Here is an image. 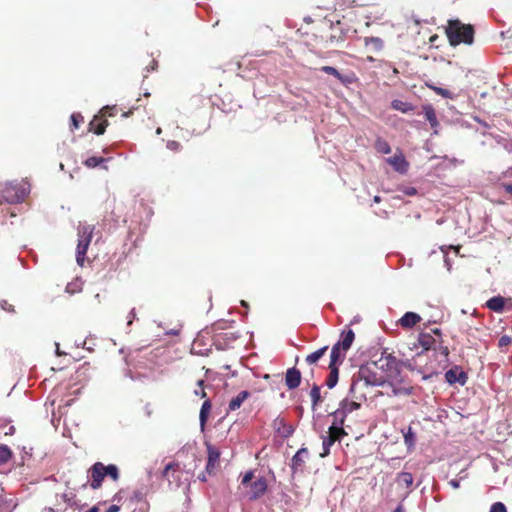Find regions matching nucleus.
I'll use <instances>...</instances> for the list:
<instances>
[{
    "instance_id": "1",
    "label": "nucleus",
    "mask_w": 512,
    "mask_h": 512,
    "mask_svg": "<svg viewBox=\"0 0 512 512\" xmlns=\"http://www.w3.org/2000/svg\"><path fill=\"white\" fill-rule=\"evenodd\" d=\"M446 34L452 46H457L460 43L469 45L473 43V27L471 25L462 24L458 19L448 21Z\"/></svg>"
},
{
    "instance_id": "46",
    "label": "nucleus",
    "mask_w": 512,
    "mask_h": 512,
    "mask_svg": "<svg viewBox=\"0 0 512 512\" xmlns=\"http://www.w3.org/2000/svg\"><path fill=\"white\" fill-rule=\"evenodd\" d=\"M252 478H253V472L252 471H247L244 474V476H243V478L241 480V483L243 485H246V484H248L252 480Z\"/></svg>"
},
{
    "instance_id": "64",
    "label": "nucleus",
    "mask_w": 512,
    "mask_h": 512,
    "mask_svg": "<svg viewBox=\"0 0 512 512\" xmlns=\"http://www.w3.org/2000/svg\"><path fill=\"white\" fill-rule=\"evenodd\" d=\"M374 202H376V203L380 202V197L379 196H375L374 197Z\"/></svg>"
},
{
    "instance_id": "53",
    "label": "nucleus",
    "mask_w": 512,
    "mask_h": 512,
    "mask_svg": "<svg viewBox=\"0 0 512 512\" xmlns=\"http://www.w3.org/2000/svg\"><path fill=\"white\" fill-rule=\"evenodd\" d=\"M109 110H111V111H112V110H114V107L105 106V107L101 110V113H102L103 115H106L107 111H109Z\"/></svg>"
},
{
    "instance_id": "9",
    "label": "nucleus",
    "mask_w": 512,
    "mask_h": 512,
    "mask_svg": "<svg viewBox=\"0 0 512 512\" xmlns=\"http://www.w3.org/2000/svg\"><path fill=\"white\" fill-rule=\"evenodd\" d=\"M309 452L306 448H300L296 454L292 457L291 469L293 472H297L302 469L304 463L308 458Z\"/></svg>"
},
{
    "instance_id": "17",
    "label": "nucleus",
    "mask_w": 512,
    "mask_h": 512,
    "mask_svg": "<svg viewBox=\"0 0 512 512\" xmlns=\"http://www.w3.org/2000/svg\"><path fill=\"white\" fill-rule=\"evenodd\" d=\"M108 125L107 120L102 119V116L96 115L90 122V127L95 134L101 135L105 132L106 126Z\"/></svg>"
},
{
    "instance_id": "56",
    "label": "nucleus",
    "mask_w": 512,
    "mask_h": 512,
    "mask_svg": "<svg viewBox=\"0 0 512 512\" xmlns=\"http://www.w3.org/2000/svg\"><path fill=\"white\" fill-rule=\"evenodd\" d=\"M393 512H405L403 505L399 504Z\"/></svg>"
},
{
    "instance_id": "6",
    "label": "nucleus",
    "mask_w": 512,
    "mask_h": 512,
    "mask_svg": "<svg viewBox=\"0 0 512 512\" xmlns=\"http://www.w3.org/2000/svg\"><path fill=\"white\" fill-rule=\"evenodd\" d=\"M386 162L401 174H405L408 171L409 164L401 152L387 158Z\"/></svg>"
},
{
    "instance_id": "63",
    "label": "nucleus",
    "mask_w": 512,
    "mask_h": 512,
    "mask_svg": "<svg viewBox=\"0 0 512 512\" xmlns=\"http://www.w3.org/2000/svg\"><path fill=\"white\" fill-rule=\"evenodd\" d=\"M161 133H162V129H161V128H157V129H156V134H157V135H160Z\"/></svg>"
},
{
    "instance_id": "30",
    "label": "nucleus",
    "mask_w": 512,
    "mask_h": 512,
    "mask_svg": "<svg viewBox=\"0 0 512 512\" xmlns=\"http://www.w3.org/2000/svg\"><path fill=\"white\" fill-rule=\"evenodd\" d=\"M365 45L371 47L374 51H380L384 46V42L379 37H367L365 38Z\"/></svg>"
},
{
    "instance_id": "16",
    "label": "nucleus",
    "mask_w": 512,
    "mask_h": 512,
    "mask_svg": "<svg viewBox=\"0 0 512 512\" xmlns=\"http://www.w3.org/2000/svg\"><path fill=\"white\" fill-rule=\"evenodd\" d=\"M505 302H506L505 298L498 295V296H494V297L490 298L486 302V306H487V308H489L490 310H492L494 312L501 313L504 310Z\"/></svg>"
},
{
    "instance_id": "22",
    "label": "nucleus",
    "mask_w": 512,
    "mask_h": 512,
    "mask_svg": "<svg viewBox=\"0 0 512 512\" xmlns=\"http://www.w3.org/2000/svg\"><path fill=\"white\" fill-rule=\"evenodd\" d=\"M360 407V404L356 401H349L347 398L343 399L339 404V409L342 410L346 416L349 413L357 410Z\"/></svg>"
},
{
    "instance_id": "14",
    "label": "nucleus",
    "mask_w": 512,
    "mask_h": 512,
    "mask_svg": "<svg viewBox=\"0 0 512 512\" xmlns=\"http://www.w3.org/2000/svg\"><path fill=\"white\" fill-rule=\"evenodd\" d=\"M346 355V352L342 350V347L338 346V343H335L331 349L330 353V366H337L338 363H342Z\"/></svg>"
},
{
    "instance_id": "45",
    "label": "nucleus",
    "mask_w": 512,
    "mask_h": 512,
    "mask_svg": "<svg viewBox=\"0 0 512 512\" xmlns=\"http://www.w3.org/2000/svg\"><path fill=\"white\" fill-rule=\"evenodd\" d=\"M510 343H511V338L507 335H503L499 339L498 346L504 347V346L509 345Z\"/></svg>"
},
{
    "instance_id": "44",
    "label": "nucleus",
    "mask_w": 512,
    "mask_h": 512,
    "mask_svg": "<svg viewBox=\"0 0 512 512\" xmlns=\"http://www.w3.org/2000/svg\"><path fill=\"white\" fill-rule=\"evenodd\" d=\"M166 147L171 151H179L181 148V144L174 140H169L166 144Z\"/></svg>"
},
{
    "instance_id": "3",
    "label": "nucleus",
    "mask_w": 512,
    "mask_h": 512,
    "mask_svg": "<svg viewBox=\"0 0 512 512\" xmlns=\"http://www.w3.org/2000/svg\"><path fill=\"white\" fill-rule=\"evenodd\" d=\"M377 362L373 361L360 367L358 372V379H352V383L349 388L348 395L352 398L355 397V389L360 381H364L367 385L381 386L384 382L382 375L374 372V368H377Z\"/></svg>"
},
{
    "instance_id": "31",
    "label": "nucleus",
    "mask_w": 512,
    "mask_h": 512,
    "mask_svg": "<svg viewBox=\"0 0 512 512\" xmlns=\"http://www.w3.org/2000/svg\"><path fill=\"white\" fill-rule=\"evenodd\" d=\"M210 410H211V402H210V400H205L201 406L200 414H199L200 424L202 427L205 425V423L207 421L208 414H209Z\"/></svg>"
},
{
    "instance_id": "11",
    "label": "nucleus",
    "mask_w": 512,
    "mask_h": 512,
    "mask_svg": "<svg viewBox=\"0 0 512 512\" xmlns=\"http://www.w3.org/2000/svg\"><path fill=\"white\" fill-rule=\"evenodd\" d=\"M274 427L284 438L290 437L295 431L294 427L290 424H287L281 417H277L274 420Z\"/></svg>"
},
{
    "instance_id": "51",
    "label": "nucleus",
    "mask_w": 512,
    "mask_h": 512,
    "mask_svg": "<svg viewBox=\"0 0 512 512\" xmlns=\"http://www.w3.org/2000/svg\"><path fill=\"white\" fill-rule=\"evenodd\" d=\"M120 507L118 505H111L106 512H119Z\"/></svg>"
},
{
    "instance_id": "29",
    "label": "nucleus",
    "mask_w": 512,
    "mask_h": 512,
    "mask_svg": "<svg viewBox=\"0 0 512 512\" xmlns=\"http://www.w3.org/2000/svg\"><path fill=\"white\" fill-rule=\"evenodd\" d=\"M328 349V346H324L316 351H314L313 353L307 355L305 361L309 364V365H312L314 363H316L320 358L323 357V355L325 354V352L327 351Z\"/></svg>"
},
{
    "instance_id": "43",
    "label": "nucleus",
    "mask_w": 512,
    "mask_h": 512,
    "mask_svg": "<svg viewBox=\"0 0 512 512\" xmlns=\"http://www.w3.org/2000/svg\"><path fill=\"white\" fill-rule=\"evenodd\" d=\"M489 512H507V509L502 502H495L491 505Z\"/></svg>"
},
{
    "instance_id": "62",
    "label": "nucleus",
    "mask_w": 512,
    "mask_h": 512,
    "mask_svg": "<svg viewBox=\"0 0 512 512\" xmlns=\"http://www.w3.org/2000/svg\"><path fill=\"white\" fill-rule=\"evenodd\" d=\"M240 303H241V305H242L243 307H245V308H247V307H248V303H247L246 301L241 300V302H240Z\"/></svg>"
},
{
    "instance_id": "38",
    "label": "nucleus",
    "mask_w": 512,
    "mask_h": 512,
    "mask_svg": "<svg viewBox=\"0 0 512 512\" xmlns=\"http://www.w3.org/2000/svg\"><path fill=\"white\" fill-rule=\"evenodd\" d=\"M107 162V159L106 158H103V157H97V156H92V157H89L85 160L84 164L88 167V168H95L97 166H100L101 164Z\"/></svg>"
},
{
    "instance_id": "12",
    "label": "nucleus",
    "mask_w": 512,
    "mask_h": 512,
    "mask_svg": "<svg viewBox=\"0 0 512 512\" xmlns=\"http://www.w3.org/2000/svg\"><path fill=\"white\" fill-rule=\"evenodd\" d=\"M355 339V334L352 329L345 330L341 333L340 340L337 342L339 347H342L344 352H347L353 341Z\"/></svg>"
},
{
    "instance_id": "15",
    "label": "nucleus",
    "mask_w": 512,
    "mask_h": 512,
    "mask_svg": "<svg viewBox=\"0 0 512 512\" xmlns=\"http://www.w3.org/2000/svg\"><path fill=\"white\" fill-rule=\"evenodd\" d=\"M423 113L426 118V120L429 122L431 128L436 129L439 126V122L436 117V113L432 105L427 104L423 106ZM434 133H437V130L434 131Z\"/></svg>"
},
{
    "instance_id": "59",
    "label": "nucleus",
    "mask_w": 512,
    "mask_h": 512,
    "mask_svg": "<svg viewBox=\"0 0 512 512\" xmlns=\"http://www.w3.org/2000/svg\"><path fill=\"white\" fill-rule=\"evenodd\" d=\"M197 385H198V387H199L200 389H204V388H203L204 380H202V379H201V380H198Z\"/></svg>"
},
{
    "instance_id": "32",
    "label": "nucleus",
    "mask_w": 512,
    "mask_h": 512,
    "mask_svg": "<svg viewBox=\"0 0 512 512\" xmlns=\"http://www.w3.org/2000/svg\"><path fill=\"white\" fill-rule=\"evenodd\" d=\"M104 473L105 477H110L113 481H118L120 475H119V469L114 464L104 465Z\"/></svg>"
},
{
    "instance_id": "5",
    "label": "nucleus",
    "mask_w": 512,
    "mask_h": 512,
    "mask_svg": "<svg viewBox=\"0 0 512 512\" xmlns=\"http://www.w3.org/2000/svg\"><path fill=\"white\" fill-rule=\"evenodd\" d=\"M89 477L91 478L90 486L93 489H99L105 478L104 464L101 462L94 463L88 471Z\"/></svg>"
},
{
    "instance_id": "25",
    "label": "nucleus",
    "mask_w": 512,
    "mask_h": 512,
    "mask_svg": "<svg viewBox=\"0 0 512 512\" xmlns=\"http://www.w3.org/2000/svg\"><path fill=\"white\" fill-rule=\"evenodd\" d=\"M329 369H330V373L326 380V385L329 389H332L336 386V384L338 382L339 370H338V366H330V365H329Z\"/></svg>"
},
{
    "instance_id": "23",
    "label": "nucleus",
    "mask_w": 512,
    "mask_h": 512,
    "mask_svg": "<svg viewBox=\"0 0 512 512\" xmlns=\"http://www.w3.org/2000/svg\"><path fill=\"white\" fill-rule=\"evenodd\" d=\"M337 439L334 436L322 435V449L323 451L320 453L321 457H325L329 455L331 446L335 443Z\"/></svg>"
},
{
    "instance_id": "42",
    "label": "nucleus",
    "mask_w": 512,
    "mask_h": 512,
    "mask_svg": "<svg viewBox=\"0 0 512 512\" xmlns=\"http://www.w3.org/2000/svg\"><path fill=\"white\" fill-rule=\"evenodd\" d=\"M65 290L69 294H74L81 290V285L78 282L68 283Z\"/></svg>"
},
{
    "instance_id": "49",
    "label": "nucleus",
    "mask_w": 512,
    "mask_h": 512,
    "mask_svg": "<svg viewBox=\"0 0 512 512\" xmlns=\"http://www.w3.org/2000/svg\"><path fill=\"white\" fill-rule=\"evenodd\" d=\"M396 359L395 357H393L392 355H387L386 356V364L387 366H390L391 364L395 363Z\"/></svg>"
},
{
    "instance_id": "57",
    "label": "nucleus",
    "mask_w": 512,
    "mask_h": 512,
    "mask_svg": "<svg viewBox=\"0 0 512 512\" xmlns=\"http://www.w3.org/2000/svg\"><path fill=\"white\" fill-rule=\"evenodd\" d=\"M156 65H157V63L154 61V62H153V65H151L150 67H147V72H149V71H151V70H155Z\"/></svg>"
},
{
    "instance_id": "13",
    "label": "nucleus",
    "mask_w": 512,
    "mask_h": 512,
    "mask_svg": "<svg viewBox=\"0 0 512 512\" xmlns=\"http://www.w3.org/2000/svg\"><path fill=\"white\" fill-rule=\"evenodd\" d=\"M421 321L420 315L415 312H406L399 320L403 328H412Z\"/></svg>"
},
{
    "instance_id": "18",
    "label": "nucleus",
    "mask_w": 512,
    "mask_h": 512,
    "mask_svg": "<svg viewBox=\"0 0 512 512\" xmlns=\"http://www.w3.org/2000/svg\"><path fill=\"white\" fill-rule=\"evenodd\" d=\"M250 396V393L246 390L241 391L237 396L233 397L228 405L230 411H235L241 407L243 402Z\"/></svg>"
},
{
    "instance_id": "24",
    "label": "nucleus",
    "mask_w": 512,
    "mask_h": 512,
    "mask_svg": "<svg viewBox=\"0 0 512 512\" xmlns=\"http://www.w3.org/2000/svg\"><path fill=\"white\" fill-rule=\"evenodd\" d=\"M390 386L392 388V394L394 396H401V395L409 396L413 392L412 386H401L399 384H393V383H391Z\"/></svg>"
},
{
    "instance_id": "21",
    "label": "nucleus",
    "mask_w": 512,
    "mask_h": 512,
    "mask_svg": "<svg viewBox=\"0 0 512 512\" xmlns=\"http://www.w3.org/2000/svg\"><path fill=\"white\" fill-rule=\"evenodd\" d=\"M220 453L218 450L213 448L212 446L208 447V461L206 465V470L210 473L211 469L214 467L215 463L219 460Z\"/></svg>"
},
{
    "instance_id": "35",
    "label": "nucleus",
    "mask_w": 512,
    "mask_h": 512,
    "mask_svg": "<svg viewBox=\"0 0 512 512\" xmlns=\"http://www.w3.org/2000/svg\"><path fill=\"white\" fill-rule=\"evenodd\" d=\"M321 71L326 73V74H329V75H332V76L336 77L342 83H347L348 82V80L346 78H344L339 73V71L336 68L332 67V66H323V67H321Z\"/></svg>"
},
{
    "instance_id": "34",
    "label": "nucleus",
    "mask_w": 512,
    "mask_h": 512,
    "mask_svg": "<svg viewBox=\"0 0 512 512\" xmlns=\"http://www.w3.org/2000/svg\"><path fill=\"white\" fill-rule=\"evenodd\" d=\"M329 416L333 418L332 423L336 424V426H343L345 419L347 417L346 414L339 408L332 412Z\"/></svg>"
},
{
    "instance_id": "4",
    "label": "nucleus",
    "mask_w": 512,
    "mask_h": 512,
    "mask_svg": "<svg viewBox=\"0 0 512 512\" xmlns=\"http://www.w3.org/2000/svg\"><path fill=\"white\" fill-rule=\"evenodd\" d=\"M94 227L91 225H83L78 229V244L76 248V261L78 265L83 266L85 255L91 242Z\"/></svg>"
},
{
    "instance_id": "40",
    "label": "nucleus",
    "mask_w": 512,
    "mask_h": 512,
    "mask_svg": "<svg viewBox=\"0 0 512 512\" xmlns=\"http://www.w3.org/2000/svg\"><path fill=\"white\" fill-rule=\"evenodd\" d=\"M429 88L444 98H448V99L454 98V94L451 91H449L448 89L437 87L434 85H429Z\"/></svg>"
},
{
    "instance_id": "61",
    "label": "nucleus",
    "mask_w": 512,
    "mask_h": 512,
    "mask_svg": "<svg viewBox=\"0 0 512 512\" xmlns=\"http://www.w3.org/2000/svg\"><path fill=\"white\" fill-rule=\"evenodd\" d=\"M55 345H56V354L59 356L62 355V353L60 352V349H59V344L56 343Z\"/></svg>"
},
{
    "instance_id": "10",
    "label": "nucleus",
    "mask_w": 512,
    "mask_h": 512,
    "mask_svg": "<svg viewBox=\"0 0 512 512\" xmlns=\"http://www.w3.org/2000/svg\"><path fill=\"white\" fill-rule=\"evenodd\" d=\"M445 379L449 384L459 383L464 385L467 381V375L463 371L457 369H449L445 373Z\"/></svg>"
},
{
    "instance_id": "60",
    "label": "nucleus",
    "mask_w": 512,
    "mask_h": 512,
    "mask_svg": "<svg viewBox=\"0 0 512 512\" xmlns=\"http://www.w3.org/2000/svg\"><path fill=\"white\" fill-rule=\"evenodd\" d=\"M432 332H433L434 334L438 335V336H440V335H441V331H440V329H438V328L433 329V330H432Z\"/></svg>"
},
{
    "instance_id": "7",
    "label": "nucleus",
    "mask_w": 512,
    "mask_h": 512,
    "mask_svg": "<svg viewBox=\"0 0 512 512\" xmlns=\"http://www.w3.org/2000/svg\"><path fill=\"white\" fill-rule=\"evenodd\" d=\"M267 490V481L265 478L260 477L256 479L250 485V496L251 500H256L263 496Z\"/></svg>"
},
{
    "instance_id": "26",
    "label": "nucleus",
    "mask_w": 512,
    "mask_h": 512,
    "mask_svg": "<svg viewBox=\"0 0 512 512\" xmlns=\"http://www.w3.org/2000/svg\"><path fill=\"white\" fill-rule=\"evenodd\" d=\"M391 107L394 110L400 111L402 113H408L413 110V106L411 103L404 102L398 99H395L391 102Z\"/></svg>"
},
{
    "instance_id": "27",
    "label": "nucleus",
    "mask_w": 512,
    "mask_h": 512,
    "mask_svg": "<svg viewBox=\"0 0 512 512\" xmlns=\"http://www.w3.org/2000/svg\"><path fill=\"white\" fill-rule=\"evenodd\" d=\"M396 481L399 485H404L406 488H409L413 484V476L410 472L403 471L398 473Z\"/></svg>"
},
{
    "instance_id": "36",
    "label": "nucleus",
    "mask_w": 512,
    "mask_h": 512,
    "mask_svg": "<svg viewBox=\"0 0 512 512\" xmlns=\"http://www.w3.org/2000/svg\"><path fill=\"white\" fill-rule=\"evenodd\" d=\"M375 148L379 153L389 154L391 152V147L389 143L384 139H377L375 143Z\"/></svg>"
},
{
    "instance_id": "58",
    "label": "nucleus",
    "mask_w": 512,
    "mask_h": 512,
    "mask_svg": "<svg viewBox=\"0 0 512 512\" xmlns=\"http://www.w3.org/2000/svg\"><path fill=\"white\" fill-rule=\"evenodd\" d=\"M63 499H64L65 502H67L69 505H71V499L68 498L67 494L63 495Z\"/></svg>"
},
{
    "instance_id": "37",
    "label": "nucleus",
    "mask_w": 512,
    "mask_h": 512,
    "mask_svg": "<svg viewBox=\"0 0 512 512\" xmlns=\"http://www.w3.org/2000/svg\"><path fill=\"white\" fill-rule=\"evenodd\" d=\"M345 434L343 426H336V424H331L329 427V430L327 432V435L334 436L335 439H340Z\"/></svg>"
},
{
    "instance_id": "19",
    "label": "nucleus",
    "mask_w": 512,
    "mask_h": 512,
    "mask_svg": "<svg viewBox=\"0 0 512 512\" xmlns=\"http://www.w3.org/2000/svg\"><path fill=\"white\" fill-rule=\"evenodd\" d=\"M178 468H179L178 463H174V462L168 463L162 472V477L167 479V481L171 484L174 480L178 479V477H176L174 475V473L178 470Z\"/></svg>"
},
{
    "instance_id": "33",
    "label": "nucleus",
    "mask_w": 512,
    "mask_h": 512,
    "mask_svg": "<svg viewBox=\"0 0 512 512\" xmlns=\"http://www.w3.org/2000/svg\"><path fill=\"white\" fill-rule=\"evenodd\" d=\"M310 397L312 401V408L315 409V407L321 402V393H320V387L316 384H314L310 391Z\"/></svg>"
},
{
    "instance_id": "41",
    "label": "nucleus",
    "mask_w": 512,
    "mask_h": 512,
    "mask_svg": "<svg viewBox=\"0 0 512 512\" xmlns=\"http://www.w3.org/2000/svg\"><path fill=\"white\" fill-rule=\"evenodd\" d=\"M84 120L83 116L79 113H74L71 115V122L74 129H78L80 126V123H82Z\"/></svg>"
},
{
    "instance_id": "39",
    "label": "nucleus",
    "mask_w": 512,
    "mask_h": 512,
    "mask_svg": "<svg viewBox=\"0 0 512 512\" xmlns=\"http://www.w3.org/2000/svg\"><path fill=\"white\" fill-rule=\"evenodd\" d=\"M12 457V452L6 445H0V465L7 463Z\"/></svg>"
},
{
    "instance_id": "28",
    "label": "nucleus",
    "mask_w": 512,
    "mask_h": 512,
    "mask_svg": "<svg viewBox=\"0 0 512 512\" xmlns=\"http://www.w3.org/2000/svg\"><path fill=\"white\" fill-rule=\"evenodd\" d=\"M402 433L404 437V443L406 444V446L408 448L414 447L416 442V435L412 428L408 427L406 430H402Z\"/></svg>"
},
{
    "instance_id": "50",
    "label": "nucleus",
    "mask_w": 512,
    "mask_h": 512,
    "mask_svg": "<svg viewBox=\"0 0 512 512\" xmlns=\"http://www.w3.org/2000/svg\"><path fill=\"white\" fill-rule=\"evenodd\" d=\"M194 393H195V395H198L201 398H205L206 397V392L204 391V389H196L194 391Z\"/></svg>"
},
{
    "instance_id": "8",
    "label": "nucleus",
    "mask_w": 512,
    "mask_h": 512,
    "mask_svg": "<svg viewBox=\"0 0 512 512\" xmlns=\"http://www.w3.org/2000/svg\"><path fill=\"white\" fill-rule=\"evenodd\" d=\"M301 383V372L295 367L289 368L286 371L285 384L288 389H296Z\"/></svg>"
},
{
    "instance_id": "47",
    "label": "nucleus",
    "mask_w": 512,
    "mask_h": 512,
    "mask_svg": "<svg viewBox=\"0 0 512 512\" xmlns=\"http://www.w3.org/2000/svg\"><path fill=\"white\" fill-rule=\"evenodd\" d=\"M0 307L5 311L14 312L13 306L5 300L0 302Z\"/></svg>"
},
{
    "instance_id": "55",
    "label": "nucleus",
    "mask_w": 512,
    "mask_h": 512,
    "mask_svg": "<svg viewBox=\"0 0 512 512\" xmlns=\"http://www.w3.org/2000/svg\"><path fill=\"white\" fill-rule=\"evenodd\" d=\"M166 334H167V335H173V336H176V335H178V334H179V330H177V329H171V330H170V331H168Z\"/></svg>"
},
{
    "instance_id": "52",
    "label": "nucleus",
    "mask_w": 512,
    "mask_h": 512,
    "mask_svg": "<svg viewBox=\"0 0 512 512\" xmlns=\"http://www.w3.org/2000/svg\"><path fill=\"white\" fill-rule=\"evenodd\" d=\"M136 313H135V309L133 308L130 313H129V320H128V323L127 325H131L132 324V319L135 317Z\"/></svg>"
},
{
    "instance_id": "48",
    "label": "nucleus",
    "mask_w": 512,
    "mask_h": 512,
    "mask_svg": "<svg viewBox=\"0 0 512 512\" xmlns=\"http://www.w3.org/2000/svg\"><path fill=\"white\" fill-rule=\"evenodd\" d=\"M464 478L465 476H461L459 479H451L449 481V484L451 485L452 488L458 489L460 487V481Z\"/></svg>"
},
{
    "instance_id": "20",
    "label": "nucleus",
    "mask_w": 512,
    "mask_h": 512,
    "mask_svg": "<svg viewBox=\"0 0 512 512\" xmlns=\"http://www.w3.org/2000/svg\"><path fill=\"white\" fill-rule=\"evenodd\" d=\"M435 338L429 333H420L418 337V343L423 350H430L435 345Z\"/></svg>"
},
{
    "instance_id": "2",
    "label": "nucleus",
    "mask_w": 512,
    "mask_h": 512,
    "mask_svg": "<svg viewBox=\"0 0 512 512\" xmlns=\"http://www.w3.org/2000/svg\"><path fill=\"white\" fill-rule=\"evenodd\" d=\"M30 192V185L25 181H13L0 184V202L20 203Z\"/></svg>"
},
{
    "instance_id": "54",
    "label": "nucleus",
    "mask_w": 512,
    "mask_h": 512,
    "mask_svg": "<svg viewBox=\"0 0 512 512\" xmlns=\"http://www.w3.org/2000/svg\"><path fill=\"white\" fill-rule=\"evenodd\" d=\"M503 176H504V177H511V176H512V167H510L509 169H507V170L503 173Z\"/></svg>"
}]
</instances>
